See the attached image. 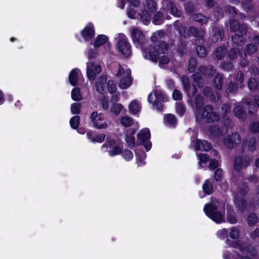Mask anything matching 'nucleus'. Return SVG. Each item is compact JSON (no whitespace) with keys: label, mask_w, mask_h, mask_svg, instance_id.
Instances as JSON below:
<instances>
[{"label":"nucleus","mask_w":259,"mask_h":259,"mask_svg":"<svg viewBox=\"0 0 259 259\" xmlns=\"http://www.w3.org/2000/svg\"><path fill=\"white\" fill-rule=\"evenodd\" d=\"M240 56H241V53L238 49H232L229 53V57L232 60L237 58Z\"/></svg>","instance_id":"obj_40"},{"label":"nucleus","mask_w":259,"mask_h":259,"mask_svg":"<svg viewBox=\"0 0 259 259\" xmlns=\"http://www.w3.org/2000/svg\"><path fill=\"white\" fill-rule=\"evenodd\" d=\"M191 18L194 21L198 22L202 24L207 22V19L206 17L201 14H192Z\"/></svg>","instance_id":"obj_23"},{"label":"nucleus","mask_w":259,"mask_h":259,"mask_svg":"<svg viewBox=\"0 0 259 259\" xmlns=\"http://www.w3.org/2000/svg\"><path fill=\"white\" fill-rule=\"evenodd\" d=\"M257 50L256 46L253 44H249L246 46V49L244 51V55L246 56L250 55L255 53Z\"/></svg>","instance_id":"obj_32"},{"label":"nucleus","mask_w":259,"mask_h":259,"mask_svg":"<svg viewBox=\"0 0 259 259\" xmlns=\"http://www.w3.org/2000/svg\"><path fill=\"white\" fill-rule=\"evenodd\" d=\"M194 103L196 107L195 113L198 110L202 111L203 109H202L201 108L204 105L203 97L200 95L196 96L195 99Z\"/></svg>","instance_id":"obj_27"},{"label":"nucleus","mask_w":259,"mask_h":259,"mask_svg":"<svg viewBox=\"0 0 259 259\" xmlns=\"http://www.w3.org/2000/svg\"><path fill=\"white\" fill-rule=\"evenodd\" d=\"M230 28L231 31L235 32V33H239L241 35H246L247 32V27L245 24H240L234 20L230 21Z\"/></svg>","instance_id":"obj_12"},{"label":"nucleus","mask_w":259,"mask_h":259,"mask_svg":"<svg viewBox=\"0 0 259 259\" xmlns=\"http://www.w3.org/2000/svg\"><path fill=\"white\" fill-rule=\"evenodd\" d=\"M176 110L177 113L181 115H182L185 112V109L184 106L180 103L177 104Z\"/></svg>","instance_id":"obj_63"},{"label":"nucleus","mask_w":259,"mask_h":259,"mask_svg":"<svg viewBox=\"0 0 259 259\" xmlns=\"http://www.w3.org/2000/svg\"><path fill=\"white\" fill-rule=\"evenodd\" d=\"M204 94L205 96L210 97L211 100H214L215 98L213 95L212 94V90L210 88H205L204 89Z\"/></svg>","instance_id":"obj_57"},{"label":"nucleus","mask_w":259,"mask_h":259,"mask_svg":"<svg viewBox=\"0 0 259 259\" xmlns=\"http://www.w3.org/2000/svg\"><path fill=\"white\" fill-rule=\"evenodd\" d=\"M150 138V131L148 128L143 129L138 135V141L140 144H143L147 142Z\"/></svg>","instance_id":"obj_17"},{"label":"nucleus","mask_w":259,"mask_h":259,"mask_svg":"<svg viewBox=\"0 0 259 259\" xmlns=\"http://www.w3.org/2000/svg\"><path fill=\"white\" fill-rule=\"evenodd\" d=\"M174 26L175 27H177L178 30L179 31V33L181 35H183L185 37H186L185 32H186V29L185 28L183 27L182 26H181L178 21H176L174 23Z\"/></svg>","instance_id":"obj_54"},{"label":"nucleus","mask_w":259,"mask_h":259,"mask_svg":"<svg viewBox=\"0 0 259 259\" xmlns=\"http://www.w3.org/2000/svg\"><path fill=\"white\" fill-rule=\"evenodd\" d=\"M205 214L217 223H221L225 221V206L215 199L211 198L210 203L206 204L204 207Z\"/></svg>","instance_id":"obj_3"},{"label":"nucleus","mask_w":259,"mask_h":259,"mask_svg":"<svg viewBox=\"0 0 259 259\" xmlns=\"http://www.w3.org/2000/svg\"><path fill=\"white\" fill-rule=\"evenodd\" d=\"M87 136L88 138L92 142H98L101 143L103 142L105 139V134L102 133L96 135L94 137H93L92 134L90 132L87 133Z\"/></svg>","instance_id":"obj_20"},{"label":"nucleus","mask_w":259,"mask_h":259,"mask_svg":"<svg viewBox=\"0 0 259 259\" xmlns=\"http://www.w3.org/2000/svg\"><path fill=\"white\" fill-rule=\"evenodd\" d=\"M165 123L169 126H174L177 123V119L175 115L172 114H167L165 115L164 117Z\"/></svg>","instance_id":"obj_29"},{"label":"nucleus","mask_w":259,"mask_h":259,"mask_svg":"<svg viewBox=\"0 0 259 259\" xmlns=\"http://www.w3.org/2000/svg\"><path fill=\"white\" fill-rule=\"evenodd\" d=\"M251 160L250 158L248 156L242 157L238 156L237 157L234 162V168L236 170L239 171L241 169L245 168L247 166Z\"/></svg>","instance_id":"obj_14"},{"label":"nucleus","mask_w":259,"mask_h":259,"mask_svg":"<svg viewBox=\"0 0 259 259\" xmlns=\"http://www.w3.org/2000/svg\"><path fill=\"white\" fill-rule=\"evenodd\" d=\"M107 87L109 92L113 94L116 91L117 88L115 83L113 80H109L107 82Z\"/></svg>","instance_id":"obj_45"},{"label":"nucleus","mask_w":259,"mask_h":259,"mask_svg":"<svg viewBox=\"0 0 259 259\" xmlns=\"http://www.w3.org/2000/svg\"><path fill=\"white\" fill-rule=\"evenodd\" d=\"M121 154L123 158L126 160H130L133 158V154L129 150L125 149Z\"/></svg>","instance_id":"obj_44"},{"label":"nucleus","mask_w":259,"mask_h":259,"mask_svg":"<svg viewBox=\"0 0 259 259\" xmlns=\"http://www.w3.org/2000/svg\"><path fill=\"white\" fill-rule=\"evenodd\" d=\"M81 74L80 73V71L77 69H73L69 75V79L70 84L74 86L78 84V81L80 79V77Z\"/></svg>","instance_id":"obj_16"},{"label":"nucleus","mask_w":259,"mask_h":259,"mask_svg":"<svg viewBox=\"0 0 259 259\" xmlns=\"http://www.w3.org/2000/svg\"><path fill=\"white\" fill-rule=\"evenodd\" d=\"M199 70L202 74L208 76H211L213 75L215 73V71L211 66H209L207 67L202 66L200 67Z\"/></svg>","instance_id":"obj_26"},{"label":"nucleus","mask_w":259,"mask_h":259,"mask_svg":"<svg viewBox=\"0 0 259 259\" xmlns=\"http://www.w3.org/2000/svg\"><path fill=\"white\" fill-rule=\"evenodd\" d=\"M250 130L253 133H256L259 130V123L258 122H254L250 125Z\"/></svg>","instance_id":"obj_64"},{"label":"nucleus","mask_w":259,"mask_h":259,"mask_svg":"<svg viewBox=\"0 0 259 259\" xmlns=\"http://www.w3.org/2000/svg\"><path fill=\"white\" fill-rule=\"evenodd\" d=\"M81 108L80 103H75L71 106V112L72 114H77L80 113Z\"/></svg>","instance_id":"obj_42"},{"label":"nucleus","mask_w":259,"mask_h":259,"mask_svg":"<svg viewBox=\"0 0 259 259\" xmlns=\"http://www.w3.org/2000/svg\"><path fill=\"white\" fill-rule=\"evenodd\" d=\"M196 66V60L191 58L190 60L189 64L188 66V70L190 72H192L194 71Z\"/></svg>","instance_id":"obj_55"},{"label":"nucleus","mask_w":259,"mask_h":259,"mask_svg":"<svg viewBox=\"0 0 259 259\" xmlns=\"http://www.w3.org/2000/svg\"><path fill=\"white\" fill-rule=\"evenodd\" d=\"M257 217L255 214L251 213L247 219V222L249 226L253 225L257 222Z\"/></svg>","instance_id":"obj_49"},{"label":"nucleus","mask_w":259,"mask_h":259,"mask_svg":"<svg viewBox=\"0 0 259 259\" xmlns=\"http://www.w3.org/2000/svg\"><path fill=\"white\" fill-rule=\"evenodd\" d=\"M143 8L140 11H137L131 7L127 10V16L132 19H140L144 23L149 22L151 20V13L156 10V3L154 0H146L142 4Z\"/></svg>","instance_id":"obj_2"},{"label":"nucleus","mask_w":259,"mask_h":259,"mask_svg":"<svg viewBox=\"0 0 259 259\" xmlns=\"http://www.w3.org/2000/svg\"><path fill=\"white\" fill-rule=\"evenodd\" d=\"M172 97L175 100H181L183 98V95L179 90H175L172 94Z\"/></svg>","instance_id":"obj_56"},{"label":"nucleus","mask_w":259,"mask_h":259,"mask_svg":"<svg viewBox=\"0 0 259 259\" xmlns=\"http://www.w3.org/2000/svg\"><path fill=\"white\" fill-rule=\"evenodd\" d=\"M197 54L200 57H204L207 54L206 49L204 47L201 46H198L197 47Z\"/></svg>","instance_id":"obj_50"},{"label":"nucleus","mask_w":259,"mask_h":259,"mask_svg":"<svg viewBox=\"0 0 259 259\" xmlns=\"http://www.w3.org/2000/svg\"><path fill=\"white\" fill-rule=\"evenodd\" d=\"M195 117L197 121L205 119L208 123L218 121L220 118L219 115L213 111L212 107L210 105L205 106L202 111H197Z\"/></svg>","instance_id":"obj_5"},{"label":"nucleus","mask_w":259,"mask_h":259,"mask_svg":"<svg viewBox=\"0 0 259 259\" xmlns=\"http://www.w3.org/2000/svg\"><path fill=\"white\" fill-rule=\"evenodd\" d=\"M80 117L78 115L72 117L70 120V124L72 128L76 129L78 126Z\"/></svg>","instance_id":"obj_39"},{"label":"nucleus","mask_w":259,"mask_h":259,"mask_svg":"<svg viewBox=\"0 0 259 259\" xmlns=\"http://www.w3.org/2000/svg\"><path fill=\"white\" fill-rule=\"evenodd\" d=\"M95 34L94 29L92 25L85 27L82 31V35L85 40L91 39Z\"/></svg>","instance_id":"obj_18"},{"label":"nucleus","mask_w":259,"mask_h":259,"mask_svg":"<svg viewBox=\"0 0 259 259\" xmlns=\"http://www.w3.org/2000/svg\"><path fill=\"white\" fill-rule=\"evenodd\" d=\"M163 32L158 31L151 36V44L148 48H143V56L146 59L153 62H157L159 59L160 64H166L169 61V58L166 56L160 57L161 54H165L168 50V45L164 42H160L158 38L163 35Z\"/></svg>","instance_id":"obj_1"},{"label":"nucleus","mask_w":259,"mask_h":259,"mask_svg":"<svg viewBox=\"0 0 259 259\" xmlns=\"http://www.w3.org/2000/svg\"><path fill=\"white\" fill-rule=\"evenodd\" d=\"M71 97L74 101H79L81 100L82 97L79 88H75L72 90Z\"/></svg>","instance_id":"obj_31"},{"label":"nucleus","mask_w":259,"mask_h":259,"mask_svg":"<svg viewBox=\"0 0 259 259\" xmlns=\"http://www.w3.org/2000/svg\"><path fill=\"white\" fill-rule=\"evenodd\" d=\"M116 46L119 51L125 57H128L131 54V46L128 42L127 38L123 34L118 35V40Z\"/></svg>","instance_id":"obj_8"},{"label":"nucleus","mask_w":259,"mask_h":259,"mask_svg":"<svg viewBox=\"0 0 259 259\" xmlns=\"http://www.w3.org/2000/svg\"><path fill=\"white\" fill-rule=\"evenodd\" d=\"M225 11L231 17H234L236 15V10L235 7L227 6L226 7Z\"/></svg>","instance_id":"obj_53"},{"label":"nucleus","mask_w":259,"mask_h":259,"mask_svg":"<svg viewBox=\"0 0 259 259\" xmlns=\"http://www.w3.org/2000/svg\"><path fill=\"white\" fill-rule=\"evenodd\" d=\"M248 85L250 90H253L256 88H258L257 86H258V84H256L254 79L251 78L248 81Z\"/></svg>","instance_id":"obj_59"},{"label":"nucleus","mask_w":259,"mask_h":259,"mask_svg":"<svg viewBox=\"0 0 259 259\" xmlns=\"http://www.w3.org/2000/svg\"><path fill=\"white\" fill-rule=\"evenodd\" d=\"M231 246L239 251L237 255L240 258L255 259L257 255L254 247L244 241L240 240L234 241L231 243Z\"/></svg>","instance_id":"obj_4"},{"label":"nucleus","mask_w":259,"mask_h":259,"mask_svg":"<svg viewBox=\"0 0 259 259\" xmlns=\"http://www.w3.org/2000/svg\"><path fill=\"white\" fill-rule=\"evenodd\" d=\"M228 232L226 229H223L218 232V236L221 238H224L228 235Z\"/></svg>","instance_id":"obj_62"},{"label":"nucleus","mask_w":259,"mask_h":259,"mask_svg":"<svg viewBox=\"0 0 259 259\" xmlns=\"http://www.w3.org/2000/svg\"><path fill=\"white\" fill-rule=\"evenodd\" d=\"M110 156H113L121 153V149L119 146H114L109 151Z\"/></svg>","instance_id":"obj_48"},{"label":"nucleus","mask_w":259,"mask_h":259,"mask_svg":"<svg viewBox=\"0 0 259 259\" xmlns=\"http://www.w3.org/2000/svg\"><path fill=\"white\" fill-rule=\"evenodd\" d=\"M107 40V37L103 34L99 35L97 36L94 43L95 47H99L105 44Z\"/></svg>","instance_id":"obj_28"},{"label":"nucleus","mask_w":259,"mask_h":259,"mask_svg":"<svg viewBox=\"0 0 259 259\" xmlns=\"http://www.w3.org/2000/svg\"><path fill=\"white\" fill-rule=\"evenodd\" d=\"M193 79L196 82L199 87H201L203 84L202 80L200 74L198 73H194L192 75Z\"/></svg>","instance_id":"obj_46"},{"label":"nucleus","mask_w":259,"mask_h":259,"mask_svg":"<svg viewBox=\"0 0 259 259\" xmlns=\"http://www.w3.org/2000/svg\"><path fill=\"white\" fill-rule=\"evenodd\" d=\"M226 53V48L225 47H220L216 49L214 55L218 59L221 60L224 57Z\"/></svg>","instance_id":"obj_30"},{"label":"nucleus","mask_w":259,"mask_h":259,"mask_svg":"<svg viewBox=\"0 0 259 259\" xmlns=\"http://www.w3.org/2000/svg\"><path fill=\"white\" fill-rule=\"evenodd\" d=\"M235 203L236 205L238 206L239 209L243 212L246 207L244 200L242 199H236Z\"/></svg>","instance_id":"obj_47"},{"label":"nucleus","mask_w":259,"mask_h":259,"mask_svg":"<svg viewBox=\"0 0 259 259\" xmlns=\"http://www.w3.org/2000/svg\"><path fill=\"white\" fill-rule=\"evenodd\" d=\"M252 0H242V5L243 7L247 11L252 8Z\"/></svg>","instance_id":"obj_51"},{"label":"nucleus","mask_w":259,"mask_h":259,"mask_svg":"<svg viewBox=\"0 0 259 259\" xmlns=\"http://www.w3.org/2000/svg\"><path fill=\"white\" fill-rule=\"evenodd\" d=\"M181 80L183 82L184 90L186 91H188L190 88V83L189 77L186 76H183L181 78Z\"/></svg>","instance_id":"obj_43"},{"label":"nucleus","mask_w":259,"mask_h":259,"mask_svg":"<svg viewBox=\"0 0 259 259\" xmlns=\"http://www.w3.org/2000/svg\"><path fill=\"white\" fill-rule=\"evenodd\" d=\"M162 4L164 9L169 11L171 14L176 17L181 16V12L176 8L170 0H164Z\"/></svg>","instance_id":"obj_15"},{"label":"nucleus","mask_w":259,"mask_h":259,"mask_svg":"<svg viewBox=\"0 0 259 259\" xmlns=\"http://www.w3.org/2000/svg\"><path fill=\"white\" fill-rule=\"evenodd\" d=\"M188 35H192L195 37L202 38L203 35V31L202 29H199L194 27H191L188 30Z\"/></svg>","instance_id":"obj_25"},{"label":"nucleus","mask_w":259,"mask_h":259,"mask_svg":"<svg viewBox=\"0 0 259 259\" xmlns=\"http://www.w3.org/2000/svg\"><path fill=\"white\" fill-rule=\"evenodd\" d=\"M213 83L216 88L221 90L223 83V78L222 76L220 74H217L214 79Z\"/></svg>","instance_id":"obj_37"},{"label":"nucleus","mask_w":259,"mask_h":259,"mask_svg":"<svg viewBox=\"0 0 259 259\" xmlns=\"http://www.w3.org/2000/svg\"><path fill=\"white\" fill-rule=\"evenodd\" d=\"M120 123L124 127H129L133 124V120L130 117L125 116L121 118Z\"/></svg>","instance_id":"obj_35"},{"label":"nucleus","mask_w":259,"mask_h":259,"mask_svg":"<svg viewBox=\"0 0 259 259\" xmlns=\"http://www.w3.org/2000/svg\"><path fill=\"white\" fill-rule=\"evenodd\" d=\"M164 100L163 94L158 90L151 93L148 97V101L152 104L158 111H162L163 108L162 102Z\"/></svg>","instance_id":"obj_7"},{"label":"nucleus","mask_w":259,"mask_h":259,"mask_svg":"<svg viewBox=\"0 0 259 259\" xmlns=\"http://www.w3.org/2000/svg\"><path fill=\"white\" fill-rule=\"evenodd\" d=\"M219 165V162L215 159H211L209 161V168L210 169L213 170Z\"/></svg>","instance_id":"obj_61"},{"label":"nucleus","mask_w":259,"mask_h":259,"mask_svg":"<svg viewBox=\"0 0 259 259\" xmlns=\"http://www.w3.org/2000/svg\"><path fill=\"white\" fill-rule=\"evenodd\" d=\"M210 132L213 135L214 137H218L220 135H221V133L220 130L216 126L211 127L209 128Z\"/></svg>","instance_id":"obj_58"},{"label":"nucleus","mask_w":259,"mask_h":259,"mask_svg":"<svg viewBox=\"0 0 259 259\" xmlns=\"http://www.w3.org/2000/svg\"><path fill=\"white\" fill-rule=\"evenodd\" d=\"M123 106L120 104L115 103L111 108V112L114 113L116 115H118L121 111Z\"/></svg>","instance_id":"obj_41"},{"label":"nucleus","mask_w":259,"mask_h":259,"mask_svg":"<svg viewBox=\"0 0 259 259\" xmlns=\"http://www.w3.org/2000/svg\"><path fill=\"white\" fill-rule=\"evenodd\" d=\"M240 142L241 138L237 133H234L231 136H228L224 140L225 146L230 149L233 148L235 145L240 144Z\"/></svg>","instance_id":"obj_13"},{"label":"nucleus","mask_w":259,"mask_h":259,"mask_svg":"<svg viewBox=\"0 0 259 259\" xmlns=\"http://www.w3.org/2000/svg\"><path fill=\"white\" fill-rule=\"evenodd\" d=\"M203 190L204 192L207 194H211L213 191V188L211 182L209 180L205 181L203 185Z\"/></svg>","instance_id":"obj_33"},{"label":"nucleus","mask_w":259,"mask_h":259,"mask_svg":"<svg viewBox=\"0 0 259 259\" xmlns=\"http://www.w3.org/2000/svg\"><path fill=\"white\" fill-rule=\"evenodd\" d=\"M106 80L107 79L105 77H102L96 83V90L100 94L104 93V88Z\"/></svg>","instance_id":"obj_24"},{"label":"nucleus","mask_w":259,"mask_h":259,"mask_svg":"<svg viewBox=\"0 0 259 259\" xmlns=\"http://www.w3.org/2000/svg\"><path fill=\"white\" fill-rule=\"evenodd\" d=\"M211 148V144L205 140H197L196 150L208 151Z\"/></svg>","instance_id":"obj_19"},{"label":"nucleus","mask_w":259,"mask_h":259,"mask_svg":"<svg viewBox=\"0 0 259 259\" xmlns=\"http://www.w3.org/2000/svg\"><path fill=\"white\" fill-rule=\"evenodd\" d=\"M248 148L251 151H253L256 148V141L255 139L251 138L248 142Z\"/></svg>","instance_id":"obj_60"},{"label":"nucleus","mask_w":259,"mask_h":259,"mask_svg":"<svg viewBox=\"0 0 259 259\" xmlns=\"http://www.w3.org/2000/svg\"><path fill=\"white\" fill-rule=\"evenodd\" d=\"M130 112L134 114H137L140 110L141 105L138 100L133 101L129 105Z\"/></svg>","instance_id":"obj_22"},{"label":"nucleus","mask_w":259,"mask_h":259,"mask_svg":"<svg viewBox=\"0 0 259 259\" xmlns=\"http://www.w3.org/2000/svg\"><path fill=\"white\" fill-rule=\"evenodd\" d=\"M131 71L128 68L124 69L120 65H118V70L116 73V76L121 77L119 83V87L122 89L128 88L132 84V79L131 77Z\"/></svg>","instance_id":"obj_6"},{"label":"nucleus","mask_w":259,"mask_h":259,"mask_svg":"<svg viewBox=\"0 0 259 259\" xmlns=\"http://www.w3.org/2000/svg\"><path fill=\"white\" fill-rule=\"evenodd\" d=\"M101 71V68L99 65L95 64L93 62L87 63V73L88 77L90 80H94L96 76Z\"/></svg>","instance_id":"obj_11"},{"label":"nucleus","mask_w":259,"mask_h":259,"mask_svg":"<svg viewBox=\"0 0 259 259\" xmlns=\"http://www.w3.org/2000/svg\"><path fill=\"white\" fill-rule=\"evenodd\" d=\"M90 118L94 126L97 128H106L108 126L105 116L101 113L94 111L91 113Z\"/></svg>","instance_id":"obj_9"},{"label":"nucleus","mask_w":259,"mask_h":259,"mask_svg":"<svg viewBox=\"0 0 259 259\" xmlns=\"http://www.w3.org/2000/svg\"><path fill=\"white\" fill-rule=\"evenodd\" d=\"M234 112L237 117L240 119L244 118L245 113L242 107L240 106H236L234 109Z\"/></svg>","instance_id":"obj_36"},{"label":"nucleus","mask_w":259,"mask_h":259,"mask_svg":"<svg viewBox=\"0 0 259 259\" xmlns=\"http://www.w3.org/2000/svg\"><path fill=\"white\" fill-rule=\"evenodd\" d=\"M245 35H241L239 33H235L234 36H232V40L233 44L236 46H241L244 44L245 38L244 36Z\"/></svg>","instance_id":"obj_21"},{"label":"nucleus","mask_w":259,"mask_h":259,"mask_svg":"<svg viewBox=\"0 0 259 259\" xmlns=\"http://www.w3.org/2000/svg\"><path fill=\"white\" fill-rule=\"evenodd\" d=\"M134 133L131 135H127L125 136V141L127 143V147L130 148H133L135 145V139L134 136Z\"/></svg>","instance_id":"obj_34"},{"label":"nucleus","mask_w":259,"mask_h":259,"mask_svg":"<svg viewBox=\"0 0 259 259\" xmlns=\"http://www.w3.org/2000/svg\"><path fill=\"white\" fill-rule=\"evenodd\" d=\"M153 23L155 25H159L163 22L162 14L160 12H158L154 15L153 19Z\"/></svg>","instance_id":"obj_38"},{"label":"nucleus","mask_w":259,"mask_h":259,"mask_svg":"<svg viewBox=\"0 0 259 259\" xmlns=\"http://www.w3.org/2000/svg\"><path fill=\"white\" fill-rule=\"evenodd\" d=\"M229 236L232 239H237L239 237V231L238 230L233 227L230 229Z\"/></svg>","instance_id":"obj_52"},{"label":"nucleus","mask_w":259,"mask_h":259,"mask_svg":"<svg viewBox=\"0 0 259 259\" xmlns=\"http://www.w3.org/2000/svg\"><path fill=\"white\" fill-rule=\"evenodd\" d=\"M131 35L134 42L137 46L143 48H148V47H143V45L146 41L145 37L143 32L137 28H133L131 29Z\"/></svg>","instance_id":"obj_10"}]
</instances>
